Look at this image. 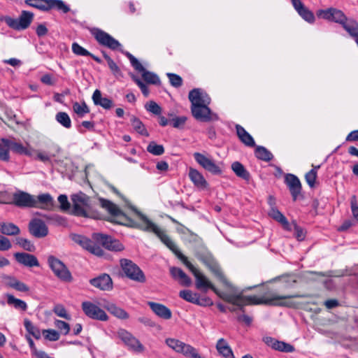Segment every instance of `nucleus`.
Wrapping results in <instances>:
<instances>
[{
    "mask_svg": "<svg viewBox=\"0 0 358 358\" xmlns=\"http://www.w3.org/2000/svg\"><path fill=\"white\" fill-rule=\"evenodd\" d=\"M195 277V285L198 289L206 291L208 289H212L218 294L223 300L236 306L243 309L245 306L248 305H267L275 306H292V303L287 301L286 299L298 297V295H278L272 292L265 293L261 296H243L241 294H219L215 286L210 280L201 273L193 264L188 260L184 264Z\"/></svg>",
    "mask_w": 358,
    "mask_h": 358,
    "instance_id": "1",
    "label": "nucleus"
},
{
    "mask_svg": "<svg viewBox=\"0 0 358 358\" xmlns=\"http://www.w3.org/2000/svg\"><path fill=\"white\" fill-rule=\"evenodd\" d=\"M72 239L83 248L99 257L103 255L101 246L113 252H120L124 249V245L118 240L99 233L93 234L92 240L78 234H73Z\"/></svg>",
    "mask_w": 358,
    "mask_h": 358,
    "instance_id": "2",
    "label": "nucleus"
},
{
    "mask_svg": "<svg viewBox=\"0 0 358 358\" xmlns=\"http://www.w3.org/2000/svg\"><path fill=\"white\" fill-rule=\"evenodd\" d=\"M141 223L138 224V227L146 231L155 233L161 241L182 262L183 264L188 259L180 251L176 244L171 240V238L165 233L164 231L159 229L156 224L152 222L148 218L141 213H137Z\"/></svg>",
    "mask_w": 358,
    "mask_h": 358,
    "instance_id": "3",
    "label": "nucleus"
},
{
    "mask_svg": "<svg viewBox=\"0 0 358 358\" xmlns=\"http://www.w3.org/2000/svg\"><path fill=\"white\" fill-rule=\"evenodd\" d=\"M120 266L125 275L130 280L140 283H144L146 281L143 271L131 260L120 259Z\"/></svg>",
    "mask_w": 358,
    "mask_h": 358,
    "instance_id": "4",
    "label": "nucleus"
},
{
    "mask_svg": "<svg viewBox=\"0 0 358 358\" xmlns=\"http://www.w3.org/2000/svg\"><path fill=\"white\" fill-rule=\"evenodd\" d=\"M73 202V214L80 217H89L90 209V198L83 192L73 194L71 197Z\"/></svg>",
    "mask_w": 358,
    "mask_h": 358,
    "instance_id": "5",
    "label": "nucleus"
},
{
    "mask_svg": "<svg viewBox=\"0 0 358 358\" xmlns=\"http://www.w3.org/2000/svg\"><path fill=\"white\" fill-rule=\"evenodd\" d=\"M125 55L129 59L130 63L134 69L141 74L142 78L146 83L152 85H159L160 83V80L158 76L146 70L140 62L130 52H127Z\"/></svg>",
    "mask_w": 358,
    "mask_h": 358,
    "instance_id": "6",
    "label": "nucleus"
},
{
    "mask_svg": "<svg viewBox=\"0 0 358 358\" xmlns=\"http://www.w3.org/2000/svg\"><path fill=\"white\" fill-rule=\"evenodd\" d=\"M48 263L54 274L62 281L71 282L72 275L66 265L54 256L48 258Z\"/></svg>",
    "mask_w": 358,
    "mask_h": 358,
    "instance_id": "7",
    "label": "nucleus"
},
{
    "mask_svg": "<svg viewBox=\"0 0 358 358\" xmlns=\"http://www.w3.org/2000/svg\"><path fill=\"white\" fill-rule=\"evenodd\" d=\"M34 18V14L29 11L23 10L19 18L7 17L5 22L10 28L15 30H24L29 27Z\"/></svg>",
    "mask_w": 358,
    "mask_h": 358,
    "instance_id": "8",
    "label": "nucleus"
},
{
    "mask_svg": "<svg viewBox=\"0 0 358 358\" xmlns=\"http://www.w3.org/2000/svg\"><path fill=\"white\" fill-rule=\"evenodd\" d=\"M316 15L320 18L334 22L341 25L348 19L341 10L333 7L320 9L317 11Z\"/></svg>",
    "mask_w": 358,
    "mask_h": 358,
    "instance_id": "9",
    "label": "nucleus"
},
{
    "mask_svg": "<svg viewBox=\"0 0 358 358\" xmlns=\"http://www.w3.org/2000/svg\"><path fill=\"white\" fill-rule=\"evenodd\" d=\"M92 34L97 42L103 46L107 47L113 50L121 47V44L118 41L101 29H94L92 31Z\"/></svg>",
    "mask_w": 358,
    "mask_h": 358,
    "instance_id": "10",
    "label": "nucleus"
},
{
    "mask_svg": "<svg viewBox=\"0 0 358 358\" xmlns=\"http://www.w3.org/2000/svg\"><path fill=\"white\" fill-rule=\"evenodd\" d=\"M193 155L195 161L207 171L214 175L222 173L221 167L210 157L200 152H194Z\"/></svg>",
    "mask_w": 358,
    "mask_h": 358,
    "instance_id": "11",
    "label": "nucleus"
},
{
    "mask_svg": "<svg viewBox=\"0 0 358 358\" xmlns=\"http://www.w3.org/2000/svg\"><path fill=\"white\" fill-rule=\"evenodd\" d=\"M82 309L84 313L90 318L101 321H106L108 320V316L105 311L90 301L83 302Z\"/></svg>",
    "mask_w": 358,
    "mask_h": 358,
    "instance_id": "12",
    "label": "nucleus"
},
{
    "mask_svg": "<svg viewBox=\"0 0 358 358\" xmlns=\"http://www.w3.org/2000/svg\"><path fill=\"white\" fill-rule=\"evenodd\" d=\"M192 115L198 120L209 122L213 120H217L216 114H213L208 107V105L191 106Z\"/></svg>",
    "mask_w": 358,
    "mask_h": 358,
    "instance_id": "13",
    "label": "nucleus"
},
{
    "mask_svg": "<svg viewBox=\"0 0 358 358\" xmlns=\"http://www.w3.org/2000/svg\"><path fill=\"white\" fill-rule=\"evenodd\" d=\"M13 203L21 208L37 207L36 198L25 192L19 191L13 194Z\"/></svg>",
    "mask_w": 358,
    "mask_h": 358,
    "instance_id": "14",
    "label": "nucleus"
},
{
    "mask_svg": "<svg viewBox=\"0 0 358 358\" xmlns=\"http://www.w3.org/2000/svg\"><path fill=\"white\" fill-rule=\"evenodd\" d=\"M118 338L127 345L130 350L137 352L143 350V346L140 341L134 337L130 332L125 329H121L117 331Z\"/></svg>",
    "mask_w": 358,
    "mask_h": 358,
    "instance_id": "15",
    "label": "nucleus"
},
{
    "mask_svg": "<svg viewBox=\"0 0 358 358\" xmlns=\"http://www.w3.org/2000/svg\"><path fill=\"white\" fill-rule=\"evenodd\" d=\"M188 98L192 106L209 105L210 98L208 94L201 89L196 88L189 92Z\"/></svg>",
    "mask_w": 358,
    "mask_h": 358,
    "instance_id": "16",
    "label": "nucleus"
},
{
    "mask_svg": "<svg viewBox=\"0 0 358 358\" xmlns=\"http://www.w3.org/2000/svg\"><path fill=\"white\" fill-rule=\"evenodd\" d=\"M285 182L290 191L293 200L296 201L301 191L299 179L295 175L288 173L285 176Z\"/></svg>",
    "mask_w": 358,
    "mask_h": 358,
    "instance_id": "17",
    "label": "nucleus"
},
{
    "mask_svg": "<svg viewBox=\"0 0 358 358\" xmlns=\"http://www.w3.org/2000/svg\"><path fill=\"white\" fill-rule=\"evenodd\" d=\"M16 262L26 267H38L40 266L37 257L27 252H15L13 255Z\"/></svg>",
    "mask_w": 358,
    "mask_h": 358,
    "instance_id": "18",
    "label": "nucleus"
},
{
    "mask_svg": "<svg viewBox=\"0 0 358 358\" xmlns=\"http://www.w3.org/2000/svg\"><path fill=\"white\" fill-rule=\"evenodd\" d=\"M30 233L35 237L41 238L47 236L48 229L45 222L40 219H33L29 224Z\"/></svg>",
    "mask_w": 358,
    "mask_h": 358,
    "instance_id": "19",
    "label": "nucleus"
},
{
    "mask_svg": "<svg viewBox=\"0 0 358 358\" xmlns=\"http://www.w3.org/2000/svg\"><path fill=\"white\" fill-rule=\"evenodd\" d=\"M294 9L298 14L306 22L313 23L315 22V16L313 13L306 8L301 0H291Z\"/></svg>",
    "mask_w": 358,
    "mask_h": 358,
    "instance_id": "20",
    "label": "nucleus"
},
{
    "mask_svg": "<svg viewBox=\"0 0 358 358\" xmlns=\"http://www.w3.org/2000/svg\"><path fill=\"white\" fill-rule=\"evenodd\" d=\"M101 206L106 209L110 215L115 217L118 220L116 222L122 224L126 217L122 210L111 201L101 199H100Z\"/></svg>",
    "mask_w": 358,
    "mask_h": 358,
    "instance_id": "21",
    "label": "nucleus"
},
{
    "mask_svg": "<svg viewBox=\"0 0 358 358\" xmlns=\"http://www.w3.org/2000/svg\"><path fill=\"white\" fill-rule=\"evenodd\" d=\"M90 284L101 290H110L113 288L112 279L108 274H102L90 280Z\"/></svg>",
    "mask_w": 358,
    "mask_h": 358,
    "instance_id": "22",
    "label": "nucleus"
},
{
    "mask_svg": "<svg viewBox=\"0 0 358 358\" xmlns=\"http://www.w3.org/2000/svg\"><path fill=\"white\" fill-rule=\"evenodd\" d=\"M188 176L194 185L199 189H205L208 187V182L201 173L194 168H189Z\"/></svg>",
    "mask_w": 358,
    "mask_h": 358,
    "instance_id": "23",
    "label": "nucleus"
},
{
    "mask_svg": "<svg viewBox=\"0 0 358 358\" xmlns=\"http://www.w3.org/2000/svg\"><path fill=\"white\" fill-rule=\"evenodd\" d=\"M10 146L13 152L20 155L31 157L36 152L29 144L24 146L21 143L12 140H10Z\"/></svg>",
    "mask_w": 358,
    "mask_h": 358,
    "instance_id": "24",
    "label": "nucleus"
},
{
    "mask_svg": "<svg viewBox=\"0 0 358 358\" xmlns=\"http://www.w3.org/2000/svg\"><path fill=\"white\" fill-rule=\"evenodd\" d=\"M148 304L152 310L159 317L169 320L172 317L171 310L164 305L151 301L148 302Z\"/></svg>",
    "mask_w": 358,
    "mask_h": 358,
    "instance_id": "25",
    "label": "nucleus"
},
{
    "mask_svg": "<svg viewBox=\"0 0 358 358\" xmlns=\"http://www.w3.org/2000/svg\"><path fill=\"white\" fill-rule=\"evenodd\" d=\"M198 259L203 262L215 274L220 275L221 271L215 259L210 254L199 255Z\"/></svg>",
    "mask_w": 358,
    "mask_h": 358,
    "instance_id": "26",
    "label": "nucleus"
},
{
    "mask_svg": "<svg viewBox=\"0 0 358 358\" xmlns=\"http://www.w3.org/2000/svg\"><path fill=\"white\" fill-rule=\"evenodd\" d=\"M171 276L179 281V282L184 286L189 287L192 283L189 277L180 268L171 267L170 268Z\"/></svg>",
    "mask_w": 358,
    "mask_h": 358,
    "instance_id": "27",
    "label": "nucleus"
},
{
    "mask_svg": "<svg viewBox=\"0 0 358 358\" xmlns=\"http://www.w3.org/2000/svg\"><path fill=\"white\" fill-rule=\"evenodd\" d=\"M216 350L224 358H235L234 352L227 341L220 338L216 343Z\"/></svg>",
    "mask_w": 358,
    "mask_h": 358,
    "instance_id": "28",
    "label": "nucleus"
},
{
    "mask_svg": "<svg viewBox=\"0 0 358 358\" xmlns=\"http://www.w3.org/2000/svg\"><path fill=\"white\" fill-rule=\"evenodd\" d=\"M236 134L240 141L248 147L255 145L252 136L241 125H236Z\"/></svg>",
    "mask_w": 358,
    "mask_h": 358,
    "instance_id": "29",
    "label": "nucleus"
},
{
    "mask_svg": "<svg viewBox=\"0 0 358 358\" xmlns=\"http://www.w3.org/2000/svg\"><path fill=\"white\" fill-rule=\"evenodd\" d=\"M94 103L96 106H101L104 109H110L113 107V101L106 97H102L101 92L99 90H96L92 95Z\"/></svg>",
    "mask_w": 358,
    "mask_h": 358,
    "instance_id": "30",
    "label": "nucleus"
},
{
    "mask_svg": "<svg viewBox=\"0 0 358 358\" xmlns=\"http://www.w3.org/2000/svg\"><path fill=\"white\" fill-rule=\"evenodd\" d=\"M37 207L44 210H51L54 207V201L52 196L48 194H39L37 196Z\"/></svg>",
    "mask_w": 358,
    "mask_h": 358,
    "instance_id": "31",
    "label": "nucleus"
},
{
    "mask_svg": "<svg viewBox=\"0 0 358 358\" xmlns=\"http://www.w3.org/2000/svg\"><path fill=\"white\" fill-rule=\"evenodd\" d=\"M342 27L355 40L358 37V22L354 19L348 18Z\"/></svg>",
    "mask_w": 358,
    "mask_h": 358,
    "instance_id": "32",
    "label": "nucleus"
},
{
    "mask_svg": "<svg viewBox=\"0 0 358 358\" xmlns=\"http://www.w3.org/2000/svg\"><path fill=\"white\" fill-rule=\"evenodd\" d=\"M10 139H0V160L3 162H8L10 160Z\"/></svg>",
    "mask_w": 358,
    "mask_h": 358,
    "instance_id": "33",
    "label": "nucleus"
},
{
    "mask_svg": "<svg viewBox=\"0 0 358 358\" xmlns=\"http://www.w3.org/2000/svg\"><path fill=\"white\" fill-rule=\"evenodd\" d=\"M0 232L7 236H15L20 234L19 227L11 222H0Z\"/></svg>",
    "mask_w": 358,
    "mask_h": 358,
    "instance_id": "34",
    "label": "nucleus"
},
{
    "mask_svg": "<svg viewBox=\"0 0 358 358\" xmlns=\"http://www.w3.org/2000/svg\"><path fill=\"white\" fill-rule=\"evenodd\" d=\"M231 169L238 177L246 181H249V180L250 179V173L245 169V168L241 163L238 162H234L231 164Z\"/></svg>",
    "mask_w": 358,
    "mask_h": 358,
    "instance_id": "35",
    "label": "nucleus"
},
{
    "mask_svg": "<svg viewBox=\"0 0 358 358\" xmlns=\"http://www.w3.org/2000/svg\"><path fill=\"white\" fill-rule=\"evenodd\" d=\"M269 216L280 222L285 229L289 230V223L285 215L277 208H272L268 213Z\"/></svg>",
    "mask_w": 358,
    "mask_h": 358,
    "instance_id": "36",
    "label": "nucleus"
},
{
    "mask_svg": "<svg viewBox=\"0 0 358 358\" xmlns=\"http://www.w3.org/2000/svg\"><path fill=\"white\" fill-rule=\"evenodd\" d=\"M7 303L9 306H13L15 309L25 311L27 309V304L25 301L15 298L12 294L6 295Z\"/></svg>",
    "mask_w": 358,
    "mask_h": 358,
    "instance_id": "37",
    "label": "nucleus"
},
{
    "mask_svg": "<svg viewBox=\"0 0 358 358\" xmlns=\"http://www.w3.org/2000/svg\"><path fill=\"white\" fill-rule=\"evenodd\" d=\"M179 296L189 303H199V294L189 289L181 290L179 292Z\"/></svg>",
    "mask_w": 358,
    "mask_h": 358,
    "instance_id": "38",
    "label": "nucleus"
},
{
    "mask_svg": "<svg viewBox=\"0 0 358 358\" xmlns=\"http://www.w3.org/2000/svg\"><path fill=\"white\" fill-rule=\"evenodd\" d=\"M106 308L111 314L120 319H127L129 317V314L124 309L113 303L108 304Z\"/></svg>",
    "mask_w": 358,
    "mask_h": 358,
    "instance_id": "39",
    "label": "nucleus"
},
{
    "mask_svg": "<svg viewBox=\"0 0 358 358\" xmlns=\"http://www.w3.org/2000/svg\"><path fill=\"white\" fill-rule=\"evenodd\" d=\"M56 121L66 129L71 127V120L66 112H58L55 115Z\"/></svg>",
    "mask_w": 358,
    "mask_h": 358,
    "instance_id": "40",
    "label": "nucleus"
},
{
    "mask_svg": "<svg viewBox=\"0 0 358 358\" xmlns=\"http://www.w3.org/2000/svg\"><path fill=\"white\" fill-rule=\"evenodd\" d=\"M255 156L263 161L268 162L272 159L273 155L266 148L262 146H257L255 149Z\"/></svg>",
    "mask_w": 358,
    "mask_h": 358,
    "instance_id": "41",
    "label": "nucleus"
},
{
    "mask_svg": "<svg viewBox=\"0 0 358 358\" xmlns=\"http://www.w3.org/2000/svg\"><path fill=\"white\" fill-rule=\"evenodd\" d=\"M131 126L134 129L142 136H148V132L143 122L137 117H132L131 119Z\"/></svg>",
    "mask_w": 358,
    "mask_h": 358,
    "instance_id": "42",
    "label": "nucleus"
},
{
    "mask_svg": "<svg viewBox=\"0 0 358 358\" xmlns=\"http://www.w3.org/2000/svg\"><path fill=\"white\" fill-rule=\"evenodd\" d=\"M52 8H56L64 13L70 10L69 6L62 0H49L48 10Z\"/></svg>",
    "mask_w": 358,
    "mask_h": 358,
    "instance_id": "43",
    "label": "nucleus"
},
{
    "mask_svg": "<svg viewBox=\"0 0 358 358\" xmlns=\"http://www.w3.org/2000/svg\"><path fill=\"white\" fill-rule=\"evenodd\" d=\"M73 110L78 117H83L86 114L90 113V109L85 102L81 103L78 102L73 103Z\"/></svg>",
    "mask_w": 358,
    "mask_h": 358,
    "instance_id": "44",
    "label": "nucleus"
},
{
    "mask_svg": "<svg viewBox=\"0 0 358 358\" xmlns=\"http://www.w3.org/2000/svg\"><path fill=\"white\" fill-rule=\"evenodd\" d=\"M26 4L41 10H48L49 0H26Z\"/></svg>",
    "mask_w": 358,
    "mask_h": 358,
    "instance_id": "45",
    "label": "nucleus"
},
{
    "mask_svg": "<svg viewBox=\"0 0 358 358\" xmlns=\"http://www.w3.org/2000/svg\"><path fill=\"white\" fill-rule=\"evenodd\" d=\"M24 325L27 332L31 334L35 338L38 339L41 338L40 330L35 327L29 320L25 319Z\"/></svg>",
    "mask_w": 358,
    "mask_h": 358,
    "instance_id": "46",
    "label": "nucleus"
},
{
    "mask_svg": "<svg viewBox=\"0 0 358 358\" xmlns=\"http://www.w3.org/2000/svg\"><path fill=\"white\" fill-rule=\"evenodd\" d=\"M319 168L320 166H314V168L308 171L305 176L306 181L310 187H313L315 186L317 179V169Z\"/></svg>",
    "mask_w": 358,
    "mask_h": 358,
    "instance_id": "47",
    "label": "nucleus"
},
{
    "mask_svg": "<svg viewBox=\"0 0 358 358\" xmlns=\"http://www.w3.org/2000/svg\"><path fill=\"white\" fill-rule=\"evenodd\" d=\"M147 150L154 155H162L164 152V148L162 145H158L152 141L147 147Z\"/></svg>",
    "mask_w": 358,
    "mask_h": 358,
    "instance_id": "48",
    "label": "nucleus"
},
{
    "mask_svg": "<svg viewBox=\"0 0 358 358\" xmlns=\"http://www.w3.org/2000/svg\"><path fill=\"white\" fill-rule=\"evenodd\" d=\"M103 57L106 60L108 66L113 75L116 77L121 76V71L116 63L106 54H103Z\"/></svg>",
    "mask_w": 358,
    "mask_h": 358,
    "instance_id": "49",
    "label": "nucleus"
},
{
    "mask_svg": "<svg viewBox=\"0 0 358 358\" xmlns=\"http://www.w3.org/2000/svg\"><path fill=\"white\" fill-rule=\"evenodd\" d=\"M275 350H278V351L283 352H292L295 350V348L293 345H290L289 343H287L283 341H277Z\"/></svg>",
    "mask_w": 358,
    "mask_h": 358,
    "instance_id": "50",
    "label": "nucleus"
},
{
    "mask_svg": "<svg viewBox=\"0 0 358 358\" xmlns=\"http://www.w3.org/2000/svg\"><path fill=\"white\" fill-rule=\"evenodd\" d=\"M16 243L25 250L32 252L34 250V245L27 238L18 237L16 238Z\"/></svg>",
    "mask_w": 358,
    "mask_h": 358,
    "instance_id": "51",
    "label": "nucleus"
},
{
    "mask_svg": "<svg viewBox=\"0 0 358 358\" xmlns=\"http://www.w3.org/2000/svg\"><path fill=\"white\" fill-rule=\"evenodd\" d=\"M54 313L59 317L66 320H71V315L67 313L66 308L61 304H57L54 307Z\"/></svg>",
    "mask_w": 358,
    "mask_h": 358,
    "instance_id": "52",
    "label": "nucleus"
},
{
    "mask_svg": "<svg viewBox=\"0 0 358 358\" xmlns=\"http://www.w3.org/2000/svg\"><path fill=\"white\" fill-rule=\"evenodd\" d=\"M43 335L45 339L50 341H56L59 339V334L54 329L43 330Z\"/></svg>",
    "mask_w": 358,
    "mask_h": 358,
    "instance_id": "53",
    "label": "nucleus"
},
{
    "mask_svg": "<svg viewBox=\"0 0 358 358\" xmlns=\"http://www.w3.org/2000/svg\"><path fill=\"white\" fill-rule=\"evenodd\" d=\"M145 107L148 111L155 115H160L162 113V108L153 101L148 102Z\"/></svg>",
    "mask_w": 358,
    "mask_h": 358,
    "instance_id": "54",
    "label": "nucleus"
},
{
    "mask_svg": "<svg viewBox=\"0 0 358 358\" xmlns=\"http://www.w3.org/2000/svg\"><path fill=\"white\" fill-rule=\"evenodd\" d=\"M166 75L172 86L179 87L182 85V79L180 76L172 73H168Z\"/></svg>",
    "mask_w": 358,
    "mask_h": 358,
    "instance_id": "55",
    "label": "nucleus"
},
{
    "mask_svg": "<svg viewBox=\"0 0 358 358\" xmlns=\"http://www.w3.org/2000/svg\"><path fill=\"white\" fill-rule=\"evenodd\" d=\"M54 323L55 327H57L62 334L66 335L69 333L70 326L66 322L59 320H56Z\"/></svg>",
    "mask_w": 358,
    "mask_h": 358,
    "instance_id": "56",
    "label": "nucleus"
},
{
    "mask_svg": "<svg viewBox=\"0 0 358 358\" xmlns=\"http://www.w3.org/2000/svg\"><path fill=\"white\" fill-rule=\"evenodd\" d=\"M72 51L74 54L80 56H88L90 55V52L80 46L77 43H73L72 45Z\"/></svg>",
    "mask_w": 358,
    "mask_h": 358,
    "instance_id": "57",
    "label": "nucleus"
},
{
    "mask_svg": "<svg viewBox=\"0 0 358 358\" xmlns=\"http://www.w3.org/2000/svg\"><path fill=\"white\" fill-rule=\"evenodd\" d=\"M187 121L185 116L176 117L171 120V122L174 128L181 129Z\"/></svg>",
    "mask_w": 358,
    "mask_h": 358,
    "instance_id": "58",
    "label": "nucleus"
},
{
    "mask_svg": "<svg viewBox=\"0 0 358 358\" xmlns=\"http://www.w3.org/2000/svg\"><path fill=\"white\" fill-rule=\"evenodd\" d=\"M52 223L59 225V226H66L67 224L66 220L59 215H54L52 216L47 217Z\"/></svg>",
    "mask_w": 358,
    "mask_h": 358,
    "instance_id": "59",
    "label": "nucleus"
},
{
    "mask_svg": "<svg viewBox=\"0 0 358 358\" xmlns=\"http://www.w3.org/2000/svg\"><path fill=\"white\" fill-rule=\"evenodd\" d=\"M12 244L10 240L3 236H0V251H6L10 249Z\"/></svg>",
    "mask_w": 358,
    "mask_h": 358,
    "instance_id": "60",
    "label": "nucleus"
},
{
    "mask_svg": "<svg viewBox=\"0 0 358 358\" xmlns=\"http://www.w3.org/2000/svg\"><path fill=\"white\" fill-rule=\"evenodd\" d=\"M58 201L60 203L61 210L66 211L70 208V203L68 201V198L64 194H61L58 196Z\"/></svg>",
    "mask_w": 358,
    "mask_h": 358,
    "instance_id": "61",
    "label": "nucleus"
},
{
    "mask_svg": "<svg viewBox=\"0 0 358 358\" xmlns=\"http://www.w3.org/2000/svg\"><path fill=\"white\" fill-rule=\"evenodd\" d=\"M350 204L353 217L357 221H358V205L357 203V199L355 196H352Z\"/></svg>",
    "mask_w": 358,
    "mask_h": 358,
    "instance_id": "62",
    "label": "nucleus"
},
{
    "mask_svg": "<svg viewBox=\"0 0 358 358\" xmlns=\"http://www.w3.org/2000/svg\"><path fill=\"white\" fill-rule=\"evenodd\" d=\"M294 236L298 241H301L304 240L306 233L301 227L294 224Z\"/></svg>",
    "mask_w": 358,
    "mask_h": 358,
    "instance_id": "63",
    "label": "nucleus"
},
{
    "mask_svg": "<svg viewBox=\"0 0 358 358\" xmlns=\"http://www.w3.org/2000/svg\"><path fill=\"white\" fill-rule=\"evenodd\" d=\"M13 288L22 292H27L29 291V287L25 283L20 280L13 285Z\"/></svg>",
    "mask_w": 358,
    "mask_h": 358,
    "instance_id": "64",
    "label": "nucleus"
}]
</instances>
